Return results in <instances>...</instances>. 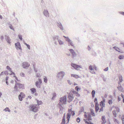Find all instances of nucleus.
<instances>
[{
	"label": "nucleus",
	"instance_id": "nucleus-50",
	"mask_svg": "<svg viewBox=\"0 0 124 124\" xmlns=\"http://www.w3.org/2000/svg\"><path fill=\"white\" fill-rule=\"evenodd\" d=\"M116 110L118 112H120V109L119 108L117 107L116 108Z\"/></svg>",
	"mask_w": 124,
	"mask_h": 124
},
{
	"label": "nucleus",
	"instance_id": "nucleus-27",
	"mask_svg": "<svg viewBox=\"0 0 124 124\" xmlns=\"http://www.w3.org/2000/svg\"><path fill=\"white\" fill-rule=\"evenodd\" d=\"M4 111H8L9 112H10V110L9 109V108H6L4 109Z\"/></svg>",
	"mask_w": 124,
	"mask_h": 124
},
{
	"label": "nucleus",
	"instance_id": "nucleus-37",
	"mask_svg": "<svg viewBox=\"0 0 124 124\" xmlns=\"http://www.w3.org/2000/svg\"><path fill=\"white\" fill-rule=\"evenodd\" d=\"M94 102L95 103V105H98V104L97 103V100L96 98H95V99L94 100Z\"/></svg>",
	"mask_w": 124,
	"mask_h": 124
},
{
	"label": "nucleus",
	"instance_id": "nucleus-21",
	"mask_svg": "<svg viewBox=\"0 0 124 124\" xmlns=\"http://www.w3.org/2000/svg\"><path fill=\"white\" fill-rule=\"evenodd\" d=\"M95 109L96 112H97L99 109V107L98 106V104L95 105Z\"/></svg>",
	"mask_w": 124,
	"mask_h": 124
},
{
	"label": "nucleus",
	"instance_id": "nucleus-28",
	"mask_svg": "<svg viewBox=\"0 0 124 124\" xmlns=\"http://www.w3.org/2000/svg\"><path fill=\"white\" fill-rule=\"evenodd\" d=\"M91 114L93 116H95V115L94 113V111L92 109H91Z\"/></svg>",
	"mask_w": 124,
	"mask_h": 124
},
{
	"label": "nucleus",
	"instance_id": "nucleus-6",
	"mask_svg": "<svg viewBox=\"0 0 124 124\" xmlns=\"http://www.w3.org/2000/svg\"><path fill=\"white\" fill-rule=\"evenodd\" d=\"M6 68L7 69L9 70L11 72V73H9V74L10 75H14L13 76V77H15L16 80L18 81V80L17 78L15 76V73L12 71V69L9 66H7L6 67Z\"/></svg>",
	"mask_w": 124,
	"mask_h": 124
},
{
	"label": "nucleus",
	"instance_id": "nucleus-44",
	"mask_svg": "<svg viewBox=\"0 0 124 124\" xmlns=\"http://www.w3.org/2000/svg\"><path fill=\"white\" fill-rule=\"evenodd\" d=\"M20 75L22 77H24L25 76L23 72L21 73L20 74Z\"/></svg>",
	"mask_w": 124,
	"mask_h": 124
},
{
	"label": "nucleus",
	"instance_id": "nucleus-63",
	"mask_svg": "<svg viewBox=\"0 0 124 124\" xmlns=\"http://www.w3.org/2000/svg\"><path fill=\"white\" fill-rule=\"evenodd\" d=\"M38 95V94L37 93H35V96H37V95Z\"/></svg>",
	"mask_w": 124,
	"mask_h": 124
},
{
	"label": "nucleus",
	"instance_id": "nucleus-64",
	"mask_svg": "<svg viewBox=\"0 0 124 124\" xmlns=\"http://www.w3.org/2000/svg\"><path fill=\"white\" fill-rule=\"evenodd\" d=\"M2 16L0 15V18L2 19Z\"/></svg>",
	"mask_w": 124,
	"mask_h": 124
},
{
	"label": "nucleus",
	"instance_id": "nucleus-35",
	"mask_svg": "<svg viewBox=\"0 0 124 124\" xmlns=\"http://www.w3.org/2000/svg\"><path fill=\"white\" fill-rule=\"evenodd\" d=\"M113 48L115 49L117 51H118V52H120V51H118L119 50H120L119 49L118 47H113Z\"/></svg>",
	"mask_w": 124,
	"mask_h": 124
},
{
	"label": "nucleus",
	"instance_id": "nucleus-19",
	"mask_svg": "<svg viewBox=\"0 0 124 124\" xmlns=\"http://www.w3.org/2000/svg\"><path fill=\"white\" fill-rule=\"evenodd\" d=\"M65 114L64 115L61 124H65Z\"/></svg>",
	"mask_w": 124,
	"mask_h": 124
},
{
	"label": "nucleus",
	"instance_id": "nucleus-26",
	"mask_svg": "<svg viewBox=\"0 0 124 124\" xmlns=\"http://www.w3.org/2000/svg\"><path fill=\"white\" fill-rule=\"evenodd\" d=\"M117 88L118 89L122 92L123 91V88L121 86H120L117 87Z\"/></svg>",
	"mask_w": 124,
	"mask_h": 124
},
{
	"label": "nucleus",
	"instance_id": "nucleus-23",
	"mask_svg": "<svg viewBox=\"0 0 124 124\" xmlns=\"http://www.w3.org/2000/svg\"><path fill=\"white\" fill-rule=\"evenodd\" d=\"M119 81L118 82V84L120 83L123 81L122 77L121 76H120L119 77Z\"/></svg>",
	"mask_w": 124,
	"mask_h": 124
},
{
	"label": "nucleus",
	"instance_id": "nucleus-12",
	"mask_svg": "<svg viewBox=\"0 0 124 124\" xmlns=\"http://www.w3.org/2000/svg\"><path fill=\"white\" fill-rule=\"evenodd\" d=\"M64 74V73L63 72H60L57 74V77L59 78H62Z\"/></svg>",
	"mask_w": 124,
	"mask_h": 124
},
{
	"label": "nucleus",
	"instance_id": "nucleus-30",
	"mask_svg": "<svg viewBox=\"0 0 124 124\" xmlns=\"http://www.w3.org/2000/svg\"><path fill=\"white\" fill-rule=\"evenodd\" d=\"M105 117L104 116H102V119L103 121V123H104L106 122V121L105 120Z\"/></svg>",
	"mask_w": 124,
	"mask_h": 124
},
{
	"label": "nucleus",
	"instance_id": "nucleus-33",
	"mask_svg": "<svg viewBox=\"0 0 124 124\" xmlns=\"http://www.w3.org/2000/svg\"><path fill=\"white\" fill-rule=\"evenodd\" d=\"M113 114L114 115V116L116 117V114L115 110H113L112 112Z\"/></svg>",
	"mask_w": 124,
	"mask_h": 124
},
{
	"label": "nucleus",
	"instance_id": "nucleus-7",
	"mask_svg": "<svg viewBox=\"0 0 124 124\" xmlns=\"http://www.w3.org/2000/svg\"><path fill=\"white\" fill-rule=\"evenodd\" d=\"M89 69L91 70L90 71L91 72L92 74H94L95 73L94 70H96V68L94 66H90L89 67Z\"/></svg>",
	"mask_w": 124,
	"mask_h": 124
},
{
	"label": "nucleus",
	"instance_id": "nucleus-39",
	"mask_svg": "<svg viewBox=\"0 0 124 124\" xmlns=\"http://www.w3.org/2000/svg\"><path fill=\"white\" fill-rule=\"evenodd\" d=\"M69 44H70L72 46H74L73 43L70 40V41H69Z\"/></svg>",
	"mask_w": 124,
	"mask_h": 124
},
{
	"label": "nucleus",
	"instance_id": "nucleus-32",
	"mask_svg": "<svg viewBox=\"0 0 124 124\" xmlns=\"http://www.w3.org/2000/svg\"><path fill=\"white\" fill-rule=\"evenodd\" d=\"M75 89L77 92H78L80 90V89L79 88L78 86H77L75 87Z\"/></svg>",
	"mask_w": 124,
	"mask_h": 124
},
{
	"label": "nucleus",
	"instance_id": "nucleus-59",
	"mask_svg": "<svg viewBox=\"0 0 124 124\" xmlns=\"http://www.w3.org/2000/svg\"><path fill=\"white\" fill-rule=\"evenodd\" d=\"M36 76L37 77H39L40 76V74H39L38 75V74H37L36 75Z\"/></svg>",
	"mask_w": 124,
	"mask_h": 124
},
{
	"label": "nucleus",
	"instance_id": "nucleus-16",
	"mask_svg": "<svg viewBox=\"0 0 124 124\" xmlns=\"http://www.w3.org/2000/svg\"><path fill=\"white\" fill-rule=\"evenodd\" d=\"M72 93L74 94H75V95L77 97H79L80 96L78 92L74 91V90L70 91V93Z\"/></svg>",
	"mask_w": 124,
	"mask_h": 124
},
{
	"label": "nucleus",
	"instance_id": "nucleus-47",
	"mask_svg": "<svg viewBox=\"0 0 124 124\" xmlns=\"http://www.w3.org/2000/svg\"><path fill=\"white\" fill-rule=\"evenodd\" d=\"M35 63H34V64H33V67L34 69V70L35 71L37 72V70H36V69H35Z\"/></svg>",
	"mask_w": 124,
	"mask_h": 124
},
{
	"label": "nucleus",
	"instance_id": "nucleus-24",
	"mask_svg": "<svg viewBox=\"0 0 124 124\" xmlns=\"http://www.w3.org/2000/svg\"><path fill=\"white\" fill-rule=\"evenodd\" d=\"M100 105L101 106L104 107L105 104L104 101H101L100 103Z\"/></svg>",
	"mask_w": 124,
	"mask_h": 124
},
{
	"label": "nucleus",
	"instance_id": "nucleus-1",
	"mask_svg": "<svg viewBox=\"0 0 124 124\" xmlns=\"http://www.w3.org/2000/svg\"><path fill=\"white\" fill-rule=\"evenodd\" d=\"M84 117L86 118V119H84V121L85 123L86 124H93V123H91L90 121L88 122L87 120H91V117L89 113L86 112L85 113Z\"/></svg>",
	"mask_w": 124,
	"mask_h": 124
},
{
	"label": "nucleus",
	"instance_id": "nucleus-5",
	"mask_svg": "<svg viewBox=\"0 0 124 124\" xmlns=\"http://www.w3.org/2000/svg\"><path fill=\"white\" fill-rule=\"evenodd\" d=\"M39 108V107L38 105H34L31 106V110L34 112H37Z\"/></svg>",
	"mask_w": 124,
	"mask_h": 124
},
{
	"label": "nucleus",
	"instance_id": "nucleus-38",
	"mask_svg": "<svg viewBox=\"0 0 124 124\" xmlns=\"http://www.w3.org/2000/svg\"><path fill=\"white\" fill-rule=\"evenodd\" d=\"M124 56H123L122 55H120L118 58L120 59H122L123 58Z\"/></svg>",
	"mask_w": 124,
	"mask_h": 124
},
{
	"label": "nucleus",
	"instance_id": "nucleus-48",
	"mask_svg": "<svg viewBox=\"0 0 124 124\" xmlns=\"http://www.w3.org/2000/svg\"><path fill=\"white\" fill-rule=\"evenodd\" d=\"M77 121L78 122H79L80 121V118L79 117L77 119Z\"/></svg>",
	"mask_w": 124,
	"mask_h": 124
},
{
	"label": "nucleus",
	"instance_id": "nucleus-62",
	"mask_svg": "<svg viewBox=\"0 0 124 124\" xmlns=\"http://www.w3.org/2000/svg\"><path fill=\"white\" fill-rule=\"evenodd\" d=\"M28 98H30L31 99V96H28Z\"/></svg>",
	"mask_w": 124,
	"mask_h": 124
},
{
	"label": "nucleus",
	"instance_id": "nucleus-8",
	"mask_svg": "<svg viewBox=\"0 0 124 124\" xmlns=\"http://www.w3.org/2000/svg\"><path fill=\"white\" fill-rule=\"evenodd\" d=\"M71 93L68 95V97L67 101L69 102H71L74 99V97L73 96V94Z\"/></svg>",
	"mask_w": 124,
	"mask_h": 124
},
{
	"label": "nucleus",
	"instance_id": "nucleus-40",
	"mask_svg": "<svg viewBox=\"0 0 124 124\" xmlns=\"http://www.w3.org/2000/svg\"><path fill=\"white\" fill-rule=\"evenodd\" d=\"M58 42H59V44L61 45L63 43V42L60 40H58Z\"/></svg>",
	"mask_w": 124,
	"mask_h": 124
},
{
	"label": "nucleus",
	"instance_id": "nucleus-34",
	"mask_svg": "<svg viewBox=\"0 0 124 124\" xmlns=\"http://www.w3.org/2000/svg\"><path fill=\"white\" fill-rule=\"evenodd\" d=\"M122 121L123 124H124V115H122Z\"/></svg>",
	"mask_w": 124,
	"mask_h": 124
},
{
	"label": "nucleus",
	"instance_id": "nucleus-45",
	"mask_svg": "<svg viewBox=\"0 0 124 124\" xmlns=\"http://www.w3.org/2000/svg\"><path fill=\"white\" fill-rule=\"evenodd\" d=\"M10 28L11 29L14 30V29L13 28V27L11 24H10L9 25Z\"/></svg>",
	"mask_w": 124,
	"mask_h": 124
},
{
	"label": "nucleus",
	"instance_id": "nucleus-15",
	"mask_svg": "<svg viewBox=\"0 0 124 124\" xmlns=\"http://www.w3.org/2000/svg\"><path fill=\"white\" fill-rule=\"evenodd\" d=\"M8 71L6 70L2 72L1 74H0V76H5V75H7L8 74Z\"/></svg>",
	"mask_w": 124,
	"mask_h": 124
},
{
	"label": "nucleus",
	"instance_id": "nucleus-61",
	"mask_svg": "<svg viewBox=\"0 0 124 124\" xmlns=\"http://www.w3.org/2000/svg\"><path fill=\"white\" fill-rule=\"evenodd\" d=\"M6 84H7V85H8V81H6Z\"/></svg>",
	"mask_w": 124,
	"mask_h": 124
},
{
	"label": "nucleus",
	"instance_id": "nucleus-42",
	"mask_svg": "<svg viewBox=\"0 0 124 124\" xmlns=\"http://www.w3.org/2000/svg\"><path fill=\"white\" fill-rule=\"evenodd\" d=\"M47 79L46 78V77H45L44 78V81L46 83L47 82Z\"/></svg>",
	"mask_w": 124,
	"mask_h": 124
},
{
	"label": "nucleus",
	"instance_id": "nucleus-46",
	"mask_svg": "<svg viewBox=\"0 0 124 124\" xmlns=\"http://www.w3.org/2000/svg\"><path fill=\"white\" fill-rule=\"evenodd\" d=\"M104 107H102V106H101V108H100V111H103V108Z\"/></svg>",
	"mask_w": 124,
	"mask_h": 124
},
{
	"label": "nucleus",
	"instance_id": "nucleus-3",
	"mask_svg": "<svg viewBox=\"0 0 124 124\" xmlns=\"http://www.w3.org/2000/svg\"><path fill=\"white\" fill-rule=\"evenodd\" d=\"M66 103V98L65 96L60 98L58 105L61 106L62 105L65 104Z\"/></svg>",
	"mask_w": 124,
	"mask_h": 124
},
{
	"label": "nucleus",
	"instance_id": "nucleus-49",
	"mask_svg": "<svg viewBox=\"0 0 124 124\" xmlns=\"http://www.w3.org/2000/svg\"><path fill=\"white\" fill-rule=\"evenodd\" d=\"M121 96L122 97V98L123 99V103H124V96L122 94H121Z\"/></svg>",
	"mask_w": 124,
	"mask_h": 124
},
{
	"label": "nucleus",
	"instance_id": "nucleus-51",
	"mask_svg": "<svg viewBox=\"0 0 124 124\" xmlns=\"http://www.w3.org/2000/svg\"><path fill=\"white\" fill-rule=\"evenodd\" d=\"M114 122H116L117 123H118V122H119L116 119H114Z\"/></svg>",
	"mask_w": 124,
	"mask_h": 124
},
{
	"label": "nucleus",
	"instance_id": "nucleus-11",
	"mask_svg": "<svg viewBox=\"0 0 124 124\" xmlns=\"http://www.w3.org/2000/svg\"><path fill=\"white\" fill-rule=\"evenodd\" d=\"M25 96L24 94L22 92H21L19 96V100L21 101L23 100V99L25 97Z\"/></svg>",
	"mask_w": 124,
	"mask_h": 124
},
{
	"label": "nucleus",
	"instance_id": "nucleus-25",
	"mask_svg": "<svg viewBox=\"0 0 124 124\" xmlns=\"http://www.w3.org/2000/svg\"><path fill=\"white\" fill-rule=\"evenodd\" d=\"M6 39V41L8 43L10 44V39L8 37H7Z\"/></svg>",
	"mask_w": 124,
	"mask_h": 124
},
{
	"label": "nucleus",
	"instance_id": "nucleus-4",
	"mask_svg": "<svg viewBox=\"0 0 124 124\" xmlns=\"http://www.w3.org/2000/svg\"><path fill=\"white\" fill-rule=\"evenodd\" d=\"M24 85L23 84L16 83L14 87V88L17 91L19 89H23L24 88Z\"/></svg>",
	"mask_w": 124,
	"mask_h": 124
},
{
	"label": "nucleus",
	"instance_id": "nucleus-54",
	"mask_svg": "<svg viewBox=\"0 0 124 124\" xmlns=\"http://www.w3.org/2000/svg\"><path fill=\"white\" fill-rule=\"evenodd\" d=\"M19 39H20L21 40H22V37L21 36L19 35Z\"/></svg>",
	"mask_w": 124,
	"mask_h": 124
},
{
	"label": "nucleus",
	"instance_id": "nucleus-55",
	"mask_svg": "<svg viewBox=\"0 0 124 124\" xmlns=\"http://www.w3.org/2000/svg\"><path fill=\"white\" fill-rule=\"evenodd\" d=\"M120 13L122 15H124V12H120Z\"/></svg>",
	"mask_w": 124,
	"mask_h": 124
},
{
	"label": "nucleus",
	"instance_id": "nucleus-2",
	"mask_svg": "<svg viewBox=\"0 0 124 124\" xmlns=\"http://www.w3.org/2000/svg\"><path fill=\"white\" fill-rule=\"evenodd\" d=\"M74 114V111L71 110V108L70 109H68V113L67 115V119L66 121L67 122L66 123L67 124L68 123L70 118V116H73Z\"/></svg>",
	"mask_w": 124,
	"mask_h": 124
},
{
	"label": "nucleus",
	"instance_id": "nucleus-52",
	"mask_svg": "<svg viewBox=\"0 0 124 124\" xmlns=\"http://www.w3.org/2000/svg\"><path fill=\"white\" fill-rule=\"evenodd\" d=\"M25 44L27 46V47L29 49H30V46L29 45L27 44L26 43H25Z\"/></svg>",
	"mask_w": 124,
	"mask_h": 124
},
{
	"label": "nucleus",
	"instance_id": "nucleus-58",
	"mask_svg": "<svg viewBox=\"0 0 124 124\" xmlns=\"http://www.w3.org/2000/svg\"><path fill=\"white\" fill-rule=\"evenodd\" d=\"M4 38L3 37V36H1L0 37V39L1 40H3Z\"/></svg>",
	"mask_w": 124,
	"mask_h": 124
},
{
	"label": "nucleus",
	"instance_id": "nucleus-22",
	"mask_svg": "<svg viewBox=\"0 0 124 124\" xmlns=\"http://www.w3.org/2000/svg\"><path fill=\"white\" fill-rule=\"evenodd\" d=\"M44 15L46 16H48L49 14L47 11L45 10L44 11Z\"/></svg>",
	"mask_w": 124,
	"mask_h": 124
},
{
	"label": "nucleus",
	"instance_id": "nucleus-20",
	"mask_svg": "<svg viewBox=\"0 0 124 124\" xmlns=\"http://www.w3.org/2000/svg\"><path fill=\"white\" fill-rule=\"evenodd\" d=\"M71 77H74L76 78H78L79 77L78 75L73 74H71Z\"/></svg>",
	"mask_w": 124,
	"mask_h": 124
},
{
	"label": "nucleus",
	"instance_id": "nucleus-41",
	"mask_svg": "<svg viewBox=\"0 0 124 124\" xmlns=\"http://www.w3.org/2000/svg\"><path fill=\"white\" fill-rule=\"evenodd\" d=\"M56 96V94L55 93H54L53 94V97L52 98V99H54V98Z\"/></svg>",
	"mask_w": 124,
	"mask_h": 124
},
{
	"label": "nucleus",
	"instance_id": "nucleus-57",
	"mask_svg": "<svg viewBox=\"0 0 124 124\" xmlns=\"http://www.w3.org/2000/svg\"><path fill=\"white\" fill-rule=\"evenodd\" d=\"M8 78H9L8 77V76H7L6 77V81H7V80L8 79Z\"/></svg>",
	"mask_w": 124,
	"mask_h": 124
},
{
	"label": "nucleus",
	"instance_id": "nucleus-31",
	"mask_svg": "<svg viewBox=\"0 0 124 124\" xmlns=\"http://www.w3.org/2000/svg\"><path fill=\"white\" fill-rule=\"evenodd\" d=\"M63 37L66 38V41L69 42L70 41V40L68 37H66L64 36H63Z\"/></svg>",
	"mask_w": 124,
	"mask_h": 124
},
{
	"label": "nucleus",
	"instance_id": "nucleus-56",
	"mask_svg": "<svg viewBox=\"0 0 124 124\" xmlns=\"http://www.w3.org/2000/svg\"><path fill=\"white\" fill-rule=\"evenodd\" d=\"M60 28L62 30H63V28L62 25H60Z\"/></svg>",
	"mask_w": 124,
	"mask_h": 124
},
{
	"label": "nucleus",
	"instance_id": "nucleus-17",
	"mask_svg": "<svg viewBox=\"0 0 124 124\" xmlns=\"http://www.w3.org/2000/svg\"><path fill=\"white\" fill-rule=\"evenodd\" d=\"M69 50L72 54L73 56V58L76 55L75 52L72 49H69Z\"/></svg>",
	"mask_w": 124,
	"mask_h": 124
},
{
	"label": "nucleus",
	"instance_id": "nucleus-13",
	"mask_svg": "<svg viewBox=\"0 0 124 124\" xmlns=\"http://www.w3.org/2000/svg\"><path fill=\"white\" fill-rule=\"evenodd\" d=\"M30 66V64L27 62H24L23 63L22 66L23 68H26L29 67Z\"/></svg>",
	"mask_w": 124,
	"mask_h": 124
},
{
	"label": "nucleus",
	"instance_id": "nucleus-43",
	"mask_svg": "<svg viewBox=\"0 0 124 124\" xmlns=\"http://www.w3.org/2000/svg\"><path fill=\"white\" fill-rule=\"evenodd\" d=\"M108 103L109 104H111L112 103V100H109L108 101Z\"/></svg>",
	"mask_w": 124,
	"mask_h": 124
},
{
	"label": "nucleus",
	"instance_id": "nucleus-60",
	"mask_svg": "<svg viewBox=\"0 0 124 124\" xmlns=\"http://www.w3.org/2000/svg\"><path fill=\"white\" fill-rule=\"evenodd\" d=\"M118 100L119 101H120L121 100L120 98L119 97H118Z\"/></svg>",
	"mask_w": 124,
	"mask_h": 124
},
{
	"label": "nucleus",
	"instance_id": "nucleus-36",
	"mask_svg": "<svg viewBox=\"0 0 124 124\" xmlns=\"http://www.w3.org/2000/svg\"><path fill=\"white\" fill-rule=\"evenodd\" d=\"M37 102L38 104H37V105H38L39 106V105L41 104H42V102L41 101L37 100Z\"/></svg>",
	"mask_w": 124,
	"mask_h": 124
},
{
	"label": "nucleus",
	"instance_id": "nucleus-10",
	"mask_svg": "<svg viewBox=\"0 0 124 124\" xmlns=\"http://www.w3.org/2000/svg\"><path fill=\"white\" fill-rule=\"evenodd\" d=\"M39 81H37L35 83V85L38 88H40V85L42 83L41 80L39 79Z\"/></svg>",
	"mask_w": 124,
	"mask_h": 124
},
{
	"label": "nucleus",
	"instance_id": "nucleus-14",
	"mask_svg": "<svg viewBox=\"0 0 124 124\" xmlns=\"http://www.w3.org/2000/svg\"><path fill=\"white\" fill-rule=\"evenodd\" d=\"M15 45L17 49L21 50V48L19 42H17V43H15Z\"/></svg>",
	"mask_w": 124,
	"mask_h": 124
},
{
	"label": "nucleus",
	"instance_id": "nucleus-53",
	"mask_svg": "<svg viewBox=\"0 0 124 124\" xmlns=\"http://www.w3.org/2000/svg\"><path fill=\"white\" fill-rule=\"evenodd\" d=\"M108 70V67H107L106 68H105L104 69V70L105 71H107Z\"/></svg>",
	"mask_w": 124,
	"mask_h": 124
},
{
	"label": "nucleus",
	"instance_id": "nucleus-9",
	"mask_svg": "<svg viewBox=\"0 0 124 124\" xmlns=\"http://www.w3.org/2000/svg\"><path fill=\"white\" fill-rule=\"evenodd\" d=\"M71 66L72 67H74L75 69L77 70H79L80 68H81L80 66L73 63L71 64Z\"/></svg>",
	"mask_w": 124,
	"mask_h": 124
},
{
	"label": "nucleus",
	"instance_id": "nucleus-18",
	"mask_svg": "<svg viewBox=\"0 0 124 124\" xmlns=\"http://www.w3.org/2000/svg\"><path fill=\"white\" fill-rule=\"evenodd\" d=\"M30 90L31 91V93L33 94L36 93V89L34 88L31 89Z\"/></svg>",
	"mask_w": 124,
	"mask_h": 124
},
{
	"label": "nucleus",
	"instance_id": "nucleus-29",
	"mask_svg": "<svg viewBox=\"0 0 124 124\" xmlns=\"http://www.w3.org/2000/svg\"><path fill=\"white\" fill-rule=\"evenodd\" d=\"M95 93V91L94 90H93L92 92V97H94V94Z\"/></svg>",
	"mask_w": 124,
	"mask_h": 124
}]
</instances>
